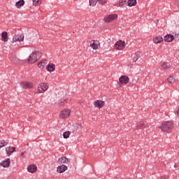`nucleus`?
Segmentation results:
<instances>
[{
  "label": "nucleus",
  "instance_id": "1",
  "mask_svg": "<svg viewBox=\"0 0 179 179\" xmlns=\"http://www.w3.org/2000/svg\"><path fill=\"white\" fill-rule=\"evenodd\" d=\"M43 57V54L40 51H34L27 59V62L29 65H33V64H36L37 61Z\"/></svg>",
  "mask_w": 179,
  "mask_h": 179
},
{
  "label": "nucleus",
  "instance_id": "2",
  "mask_svg": "<svg viewBox=\"0 0 179 179\" xmlns=\"http://www.w3.org/2000/svg\"><path fill=\"white\" fill-rule=\"evenodd\" d=\"M174 127V124L172 122H164L160 125L159 128L162 129V132H169L171 131Z\"/></svg>",
  "mask_w": 179,
  "mask_h": 179
},
{
  "label": "nucleus",
  "instance_id": "3",
  "mask_svg": "<svg viewBox=\"0 0 179 179\" xmlns=\"http://www.w3.org/2000/svg\"><path fill=\"white\" fill-rule=\"evenodd\" d=\"M38 68H45V66H46V68H55V64L52 63L47 64V59H42L38 63Z\"/></svg>",
  "mask_w": 179,
  "mask_h": 179
},
{
  "label": "nucleus",
  "instance_id": "4",
  "mask_svg": "<svg viewBox=\"0 0 179 179\" xmlns=\"http://www.w3.org/2000/svg\"><path fill=\"white\" fill-rule=\"evenodd\" d=\"M118 18V15L117 14H110L108 15H106L103 18V22L105 23H111V22H114L115 19Z\"/></svg>",
  "mask_w": 179,
  "mask_h": 179
},
{
  "label": "nucleus",
  "instance_id": "5",
  "mask_svg": "<svg viewBox=\"0 0 179 179\" xmlns=\"http://www.w3.org/2000/svg\"><path fill=\"white\" fill-rule=\"evenodd\" d=\"M124 48H125V41L122 40L116 41L115 43V50H116V51H122Z\"/></svg>",
  "mask_w": 179,
  "mask_h": 179
},
{
  "label": "nucleus",
  "instance_id": "6",
  "mask_svg": "<svg viewBox=\"0 0 179 179\" xmlns=\"http://www.w3.org/2000/svg\"><path fill=\"white\" fill-rule=\"evenodd\" d=\"M24 40V35H23L22 34H15L12 38V43L15 44V43H16V41H19V43H20V42L23 41Z\"/></svg>",
  "mask_w": 179,
  "mask_h": 179
},
{
  "label": "nucleus",
  "instance_id": "7",
  "mask_svg": "<svg viewBox=\"0 0 179 179\" xmlns=\"http://www.w3.org/2000/svg\"><path fill=\"white\" fill-rule=\"evenodd\" d=\"M48 89V84L45 83H41L38 86V92L39 93H44Z\"/></svg>",
  "mask_w": 179,
  "mask_h": 179
},
{
  "label": "nucleus",
  "instance_id": "8",
  "mask_svg": "<svg viewBox=\"0 0 179 179\" xmlns=\"http://www.w3.org/2000/svg\"><path fill=\"white\" fill-rule=\"evenodd\" d=\"M71 115V110L69 109H64L60 112L59 117L63 120L65 118H68Z\"/></svg>",
  "mask_w": 179,
  "mask_h": 179
},
{
  "label": "nucleus",
  "instance_id": "9",
  "mask_svg": "<svg viewBox=\"0 0 179 179\" xmlns=\"http://www.w3.org/2000/svg\"><path fill=\"white\" fill-rule=\"evenodd\" d=\"M90 47L92 50H99V47H100V42L97 40H92L90 41Z\"/></svg>",
  "mask_w": 179,
  "mask_h": 179
},
{
  "label": "nucleus",
  "instance_id": "10",
  "mask_svg": "<svg viewBox=\"0 0 179 179\" xmlns=\"http://www.w3.org/2000/svg\"><path fill=\"white\" fill-rule=\"evenodd\" d=\"M20 86L22 89H33V83L24 81L20 83Z\"/></svg>",
  "mask_w": 179,
  "mask_h": 179
},
{
  "label": "nucleus",
  "instance_id": "11",
  "mask_svg": "<svg viewBox=\"0 0 179 179\" xmlns=\"http://www.w3.org/2000/svg\"><path fill=\"white\" fill-rule=\"evenodd\" d=\"M69 162H71V159H68L66 157H62L58 159L57 163L61 166L62 164L69 163Z\"/></svg>",
  "mask_w": 179,
  "mask_h": 179
},
{
  "label": "nucleus",
  "instance_id": "12",
  "mask_svg": "<svg viewBox=\"0 0 179 179\" xmlns=\"http://www.w3.org/2000/svg\"><path fill=\"white\" fill-rule=\"evenodd\" d=\"M120 83H122V85H127L129 82V77L127 76H122L119 78Z\"/></svg>",
  "mask_w": 179,
  "mask_h": 179
},
{
  "label": "nucleus",
  "instance_id": "13",
  "mask_svg": "<svg viewBox=\"0 0 179 179\" xmlns=\"http://www.w3.org/2000/svg\"><path fill=\"white\" fill-rule=\"evenodd\" d=\"M104 101L102 100H96L94 102V106L98 108H103V107H104Z\"/></svg>",
  "mask_w": 179,
  "mask_h": 179
},
{
  "label": "nucleus",
  "instance_id": "14",
  "mask_svg": "<svg viewBox=\"0 0 179 179\" xmlns=\"http://www.w3.org/2000/svg\"><path fill=\"white\" fill-rule=\"evenodd\" d=\"M164 40L166 43H171L173 40H174V36H173V34H166L164 37Z\"/></svg>",
  "mask_w": 179,
  "mask_h": 179
},
{
  "label": "nucleus",
  "instance_id": "15",
  "mask_svg": "<svg viewBox=\"0 0 179 179\" xmlns=\"http://www.w3.org/2000/svg\"><path fill=\"white\" fill-rule=\"evenodd\" d=\"M66 170H68V166L64 164L60 165L57 168V171L59 173H64V171H66Z\"/></svg>",
  "mask_w": 179,
  "mask_h": 179
},
{
  "label": "nucleus",
  "instance_id": "16",
  "mask_svg": "<svg viewBox=\"0 0 179 179\" xmlns=\"http://www.w3.org/2000/svg\"><path fill=\"white\" fill-rule=\"evenodd\" d=\"M0 166H2V167H4V169L6 167H9V166H10V159H6V160L2 161L0 163Z\"/></svg>",
  "mask_w": 179,
  "mask_h": 179
},
{
  "label": "nucleus",
  "instance_id": "17",
  "mask_svg": "<svg viewBox=\"0 0 179 179\" xmlns=\"http://www.w3.org/2000/svg\"><path fill=\"white\" fill-rule=\"evenodd\" d=\"M27 170L29 171V173H36V171H37V166L36 165H29L27 167Z\"/></svg>",
  "mask_w": 179,
  "mask_h": 179
},
{
  "label": "nucleus",
  "instance_id": "18",
  "mask_svg": "<svg viewBox=\"0 0 179 179\" xmlns=\"http://www.w3.org/2000/svg\"><path fill=\"white\" fill-rule=\"evenodd\" d=\"M1 40L4 41V43H7L9 40V37H8V32L3 31L1 33Z\"/></svg>",
  "mask_w": 179,
  "mask_h": 179
},
{
  "label": "nucleus",
  "instance_id": "19",
  "mask_svg": "<svg viewBox=\"0 0 179 179\" xmlns=\"http://www.w3.org/2000/svg\"><path fill=\"white\" fill-rule=\"evenodd\" d=\"M163 41V37L162 36L159 35L157 36L154 39H153V43L155 44H160V43Z\"/></svg>",
  "mask_w": 179,
  "mask_h": 179
},
{
  "label": "nucleus",
  "instance_id": "20",
  "mask_svg": "<svg viewBox=\"0 0 179 179\" xmlns=\"http://www.w3.org/2000/svg\"><path fill=\"white\" fill-rule=\"evenodd\" d=\"M15 148L14 147H8L6 148V152L8 155V156H10L13 152H15Z\"/></svg>",
  "mask_w": 179,
  "mask_h": 179
},
{
  "label": "nucleus",
  "instance_id": "21",
  "mask_svg": "<svg viewBox=\"0 0 179 179\" xmlns=\"http://www.w3.org/2000/svg\"><path fill=\"white\" fill-rule=\"evenodd\" d=\"M141 58V53L140 52H136L134 55H133V62H136V61Z\"/></svg>",
  "mask_w": 179,
  "mask_h": 179
},
{
  "label": "nucleus",
  "instance_id": "22",
  "mask_svg": "<svg viewBox=\"0 0 179 179\" xmlns=\"http://www.w3.org/2000/svg\"><path fill=\"white\" fill-rule=\"evenodd\" d=\"M24 5V0H20L17 2L15 3V6L17 8V9H20L22 6Z\"/></svg>",
  "mask_w": 179,
  "mask_h": 179
},
{
  "label": "nucleus",
  "instance_id": "23",
  "mask_svg": "<svg viewBox=\"0 0 179 179\" xmlns=\"http://www.w3.org/2000/svg\"><path fill=\"white\" fill-rule=\"evenodd\" d=\"M119 6L120 8H125L127 6V0H120Z\"/></svg>",
  "mask_w": 179,
  "mask_h": 179
},
{
  "label": "nucleus",
  "instance_id": "24",
  "mask_svg": "<svg viewBox=\"0 0 179 179\" xmlns=\"http://www.w3.org/2000/svg\"><path fill=\"white\" fill-rule=\"evenodd\" d=\"M136 0H129L127 3L129 6H136Z\"/></svg>",
  "mask_w": 179,
  "mask_h": 179
},
{
  "label": "nucleus",
  "instance_id": "25",
  "mask_svg": "<svg viewBox=\"0 0 179 179\" xmlns=\"http://www.w3.org/2000/svg\"><path fill=\"white\" fill-rule=\"evenodd\" d=\"M69 136H71V131H67L64 132L63 138L64 139H68V138H69Z\"/></svg>",
  "mask_w": 179,
  "mask_h": 179
},
{
  "label": "nucleus",
  "instance_id": "26",
  "mask_svg": "<svg viewBox=\"0 0 179 179\" xmlns=\"http://www.w3.org/2000/svg\"><path fill=\"white\" fill-rule=\"evenodd\" d=\"M34 6H38L41 5V0H32Z\"/></svg>",
  "mask_w": 179,
  "mask_h": 179
},
{
  "label": "nucleus",
  "instance_id": "27",
  "mask_svg": "<svg viewBox=\"0 0 179 179\" xmlns=\"http://www.w3.org/2000/svg\"><path fill=\"white\" fill-rule=\"evenodd\" d=\"M162 68H170V63L169 62H161Z\"/></svg>",
  "mask_w": 179,
  "mask_h": 179
},
{
  "label": "nucleus",
  "instance_id": "28",
  "mask_svg": "<svg viewBox=\"0 0 179 179\" xmlns=\"http://www.w3.org/2000/svg\"><path fill=\"white\" fill-rule=\"evenodd\" d=\"M97 2V0H90V6H96Z\"/></svg>",
  "mask_w": 179,
  "mask_h": 179
},
{
  "label": "nucleus",
  "instance_id": "29",
  "mask_svg": "<svg viewBox=\"0 0 179 179\" xmlns=\"http://www.w3.org/2000/svg\"><path fill=\"white\" fill-rule=\"evenodd\" d=\"M140 128H145L146 127V122L145 121H141L140 122L139 124L138 125Z\"/></svg>",
  "mask_w": 179,
  "mask_h": 179
},
{
  "label": "nucleus",
  "instance_id": "30",
  "mask_svg": "<svg viewBox=\"0 0 179 179\" xmlns=\"http://www.w3.org/2000/svg\"><path fill=\"white\" fill-rule=\"evenodd\" d=\"M97 2L99 5H105V3H107V0H97Z\"/></svg>",
  "mask_w": 179,
  "mask_h": 179
},
{
  "label": "nucleus",
  "instance_id": "31",
  "mask_svg": "<svg viewBox=\"0 0 179 179\" xmlns=\"http://www.w3.org/2000/svg\"><path fill=\"white\" fill-rule=\"evenodd\" d=\"M6 145H8V143L5 142V141H1L0 142V149L1 148H3V146H6Z\"/></svg>",
  "mask_w": 179,
  "mask_h": 179
},
{
  "label": "nucleus",
  "instance_id": "32",
  "mask_svg": "<svg viewBox=\"0 0 179 179\" xmlns=\"http://www.w3.org/2000/svg\"><path fill=\"white\" fill-rule=\"evenodd\" d=\"M168 82H169V83H173V82H174V77H173V76H169V78H168Z\"/></svg>",
  "mask_w": 179,
  "mask_h": 179
},
{
  "label": "nucleus",
  "instance_id": "33",
  "mask_svg": "<svg viewBox=\"0 0 179 179\" xmlns=\"http://www.w3.org/2000/svg\"><path fill=\"white\" fill-rule=\"evenodd\" d=\"M46 71H48V72H54L55 68H46Z\"/></svg>",
  "mask_w": 179,
  "mask_h": 179
},
{
  "label": "nucleus",
  "instance_id": "34",
  "mask_svg": "<svg viewBox=\"0 0 179 179\" xmlns=\"http://www.w3.org/2000/svg\"><path fill=\"white\" fill-rule=\"evenodd\" d=\"M26 152H22L21 153V157L22 158V159H24V157H26Z\"/></svg>",
  "mask_w": 179,
  "mask_h": 179
},
{
  "label": "nucleus",
  "instance_id": "35",
  "mask_svg": "<svg viewBox=\"0 0 179 179\" xmlns=\"http://www.w3.org/2000/svg\"><path fill=\"white\" fill-rule=\"evenodd\" d=\"M162 179H169V176H164L162 177Z\"/></svg>",
  "mask_w": 179,
  "mask_h": 179
},
{
  "label": "nucleus",
  "instance_id": "36",
  "mask_svg": "<svg viewBox=\"0 0 179 179\" xmlns=\"http://www.w3.org/2000/svg\"><path fill=\"white\" fill-rule=\"evenodd\" d=\"M59 106H62V107H64V102H61L60 103H59Z\"/></svg>",
  "mask_w": 179,
  "mask_h": 179
},
{
  "label": "nucleus",
  "instance_id": "37",
  "mask_svg": "<svg viewBox=\"0 0 179 179\" xmlns=\"http://www.w3.org/2000/svg\"><path fill=\"white\" fill-rule=\"evenodd\" d=\"M178 117H179V109L177 110Z\"/></svg>",
  "mask_w": 179,
  "mask_h": 179
},
{
  "label": "nucleus",
  "instance_id": "38",
  "mask_svg": "<svg viewBox=\"0 0 179 179\" xmlns=\"http://www.w3.org/2000/svg\"><path fill=\"white\" fill-rule=\"evenodd\" d=\"M16 50L19 49V47L15 48Z\"/></svg>",
  "mask_w": 179,
  "mask_h": 179
},
{
  "label": "nucleus",
  "instance_id": "39",
  "mask_svg": "<svg viewBox=\"0 0 179 179\" xmlns=\"http://www.w3.org/2000/svg\"><path fill=\"white\" fill-rule=\"evenodd\" d=\"M0 133H1V130H0Z\"/></svg>",
  "mask_w": 179,
  "mask_h": 179
}]
</instances>
